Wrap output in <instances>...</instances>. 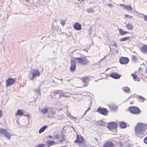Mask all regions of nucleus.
I'll use <instances>...</instances> for the list:
<instances>
[{"label": "nucleus", "mask_w": 147, "mask_h": 147, "mask_svg": "<svg viewBox=\"0 0 147 147\" xmlns=\"http://www.w3.org/2000/svg\"><path fill=\"white\" fill-rule=\"evenodd\" d=\"M135 134L142 138L147 133V125L141 123H138L135 127Z\"/></svg>", "instance_id": "nucleus-1"}, {"label": "nucleus", "mask_w": 147, "mask_h": 147, "mask_svg": "<svg viewBox=\"0 0 147 147\" xmlns=\"http://www.w3.org/2000/svg\"><path fill=\"white\" fill-rule=\"evenodd\" d=\"M51 98L58 99L61 97H67L69 96L65 95L60 90H54L51 93Z\"/></svg>", "instance_id": "nucleus-2"}, {"label": "nucleus", "mask_w": 147, "mask_h": 147, "mask_svg": "<svg viewBox=\"0 0 147 147\" xmlns=\"http://www.w3.org/2000/svg\"><path fill=\"white\" fill-rule=\"evenodd\" d=\"M74 142L76 143H78L79 146L80 147H85V144L86 143L85 139L83 137L77 134L76 139L74 141Z\"/></svg>", "instance_id": "nucleus-3"}, {"label": "nucleus", "mask_w": 147, "mask_h": 147, "mask_svg": "<svg viewBox=\"0 0 147 147\" xmlns=\"http://www.w3.org/2000/svg\"><path fill=\"white\" fill-rule=\"evenodd\" d=\"M30 74L29 78L32 80L35 76H39L40 75L39 72L37 70L35 69H31Z\"/></svg>", "instance_id": "nucleus-4"}, {"label": "nucleus", "mask_w": 147, "mask_h": 147, "mask_svg": "<svg viewBox=\"0 0 147 147\" xmlns=\"http://www.w3.org/2000/svg\"><path fill=\"white\" fill-rule=\"evenodd\" d=\"M74 59L77 61V62L82 65H86L89 61L86 57H82L80 58H74Z\"/></svg>", "instance_id": "nucleus-5"}, {"label": "nucleus", "mask_w": 147, "mask_h": 147, "mask_svg": "<svg viewBox=\"0 0 147 147\" xmlns=\"http://www.w3.org/2000/svg\"><path fill=\"white\" fill-rule=\"evenodd\" d=\"M128 110L130 112L135 114H138L140 113V109L137 107L135 106L130 107L128 108Z\"/></svg>", "instance_id": "nucleus-6"}, {"label": "nucleus", "mask_w": 147, "mask_h": 147, "mask_svg": "<svg viewBox=\"0 0 147 147\" xmlns=\"http://www.w3.org/2000/svg\"><path fill=\"white\" fill-rule=\"evenodd\" d=\"M90 80V78L88 76L82 78V82L84 84L80 87V88H83L84 86H87L88 84V82Z\"/></svg>", "instance_id": "nucleus-7"}, {"label": "nucleus", "mask_w": 147, "mask_h": 147, "mask_svg": "<svg viewBox=\"0 0 147 147\" xmlns=\"http://www.w3.org/2000/svg\"><path fill=\"white\" fill-rule=\"evenodd\" d=\"M47 113V117H48L52 118L53 117V115L55 114V112L53 107H49Z\"/></svg>", "instance_id": "nucleus-8"}, {"label": "nucleus", "mask_w": 147, "mask_h": 147, "mask_svg": "<svg viewBox=\"0 0 147 147\" xmlns=\"http://www.w3.org/2000/svg\"><path fill=\"white\" fill-rule=\"evenodd\" d=\"M53 138L54 140H57V139H59V140L58 141V142L59 143H61L62 142L65 140V136L63 135H62L60 139V138H59V136L58 134L56 135H54V136H53Z\"/></svg>", "instance_id": "nucleus-9"}, {"label": "nucleus", "mask_w": 147, "mask_h": 147, "mask_svg": "<svg viewBox=\"0 0 147 147\" xmlns=\"http://www.w3.org/2000/svg\"><path fill=\"white\" fill-rule=\"evenodd\" d=\"M15 79L11 78H8L6 81V86H8L14 84L15 82Z\"/></svg>", "instance_id": "nucleus-10"}, {"label": "nucleus", "mask_w": 147, "mask_h": 147, "mask_svg": "<svg viewBox=\"0 0 147 147\" xmlns=\"http://www.w3.org/2000/svg\"><path fill=\"white\" fill-rule=\"evenodd\" d=\"M117 125L116 123L111 122L108 123L107 127L110 130H112L117 128Z\"/></svg>", "instance_id": "nucleus-11"}, {"label": "nucleus", "mask_w": 147, "mask_h": 147, "mask_svg": "<svg viewBox=\"0 0 147 147\" xmlns=\"http://www.w3.org/2000/svg\"><path fill=\"white\" fill-rule=\"evenodd\" d=\"M71 65L70 67V70L71 72H74L76 69V63L75 61L72 59L71 60Z\"/></svg>", "instance_id": "nucleus-12"}, {"label": "nucleus", "mask_w": 147, "mask_h": 147, "mask_svg": "<svg viewBox=\"0 0 147 147\" xmlns=\"http://www.w3.org/2000/svg\"><path fill=\"white\" fill-rule=\"evenodd\" d=\"M0 133L1 134H4L8 138L10 139L11 136V134L8 132L6 130L3 129H0Z\"/></svg>", "instance_id": "nucleus-13"}, {"label": "nucleus", "mask_w": 147, "mask_h": 147, "mask_svg": "<svg viewBox=\"0 0 147 147\" xmlns=\"http://www.w3.org/2000/svg\"><path fill=\"white\" fill-rule=\"evenodd\" d=\"M119 61L121 64H127L129 61V59L127 57H121L119 58Z\"/></svg>", "instance_id": "nucleus-14"}, {"label": "nucleus", "mask_w": 147, "mask_h": 147, "mask_svg": "<svg viewBox=\"0 0 147 147\" xmlns=\"http://www.w3.org/2000/svg\"><path fill=\"white\" fill-rule=\"evenodd\" d=\"M97 111L99 113L104 115H107V113L108 112L106 109L102 108L101 107L98 108L97 110Z\"/></svg>", "instance_id": "nucleus-15"}, {"label": "nucleus", "mask_w": 147, "mask_h": 147, "mask_svg": "<svg viewBox=\"0 0 147 147\" xmlns=\"http://www.w3.org/2000/svg\"><path fill=\"white\" fill-rule=\"evenodd\" d=\"M114 144L111 142L108 141L105 142L103 145V147H114Z\"/></svg>", "instance_id": "nucleus-16"}, {"label": "nucleus", "mask_w": 147, "mask_h": 147, "mask_svg": "<svg viewBox=\"0 0 147 147\" xmlns=\"http://www.w3.org/2000/svg\"><path fill=\"white\" fill-rule=\"evenodd\" d=\"M49 107L47 106H45L40 109V112L41 113L45 115L49 111Z\"/></svg>", "instance_id": "nucleus-17"}, {"label": "nucleus", "mask_w": 147, "mask_h": 147, "mask_svg": "<svg viewBox=\"0 0 147 147\" xmlns=\"http://www.w3.org/2000/svg\"><path fill=\"white\" fill-rule=\"evenodd\" d=\"M140 51L143 53H147V45L144 44L140 48Z\"/></svg>", "instance_id": "nucleus-18"}, {"label": "nucleus", "mask_w": 147, "mask_h": 147, "mask_svg": "<svg viewBox=\"0 0 147 147\" xmlns=\"http://www.w3.org/2000/svg\"><path fill=\"white\" fill-rule=\"evenodd\" d=\"M110 76L112 78L116 79H119L121 77L120 75L114 72L111 73L110 75Z\"/></svg>", "instance_id": "nucleus-19"}, {"label": "nucleus", "mask_w": 147, "mask_h": 147, "mask_svg": "<svg viewBox=\"0 0 147 147\" xmlns=\"http://www.w3.org/2000/svg\"><path fill=\"white\" fill-rule=\"evenodd\" d=\"M74 28L77 30H80L81 28V25L78 22H76L74 25Z\"/></svg>", "instance_id": "nucleus-20"}, {"label": "nucleus", "mask_w": 147, "mask_h": 147, "mask_svg": "<svg viewBox=\"0 0 147 147\" xmlns=\"http://www.w3.org/2000/svg\"><path fill=\"white\" fill-rule=\"evenodd\" d=\"M109 108L111 111H115L117 108V106L114 104H111L109 105Z\"/></svg>", "instance_id": "nucleus-21"}, {"label": "nucleus", "mask_w": 147, "mask_h": 147, "mask_svg": "<svg viewBox=\"0 0 147 147\" xmlns=\"http://www.w3.org/2000/svg\"><path fill=\"white\" fill-rule=\"evenodd\" d=\"M118 30L119 31V34L121 35H125L126 34L130 33L129 32L127 31L123 30L122 29L119 28Z\"/></svg>", "instance_id": "nucleus-22"}, {"label": "nucleus", "mask_w": 147, "mask_h": 147, "mask_svg": "<svg viewBox=\"0 0 147 147\" xmlns=\"http://www.w3.org/2000/svg\"><path fill=\"white\" fill-rule=\"evenodd\" d=\"M47 142L48 144L47 146V147H49L53 145H54L56 144L57 143L55 142V141L52 140H48Z\"/></svg>", "instance_id": "nucleus-23"}, {"label": "nucleus", "mask_w": 147, "mask_h": 147, "mask_svg": "<svg viewBox=\"0 0 147 147\" xmlns=\"http://www.w3.org/2000/svg\"><path fill=\"white\" fill-rule=\"evenodd\" d=\"M24 113V111L23 110L18 109L15 116L17 117L18 115H22Z\"/></svg>", "instance_id": "nucleus-24"}, {"label": "nucleus", "mask_w": 147, "mask_h": 147, "mask_svg": "<svg viewBox=\"0 0 147 147\" xmlns=\"http://www.w3.org/2000/svg\"><path fill=\"white\" fill-rule=\"evenodd\" d=\"M131 76L133 77V79L135 81H140V78L137 76L136 73L131 74Z\"/></svg>", "instance_id": "nucleus-25"}, {"label": "nucleus", "mask_w": 147, "mask_h": 147, "mask_svg": "<svg viewBox=\"0 0 147 147\" xmlns=\"http://www.w3.org/2000/svg\"><path fill=\"white\" fill-rule=\"evenodd\" d=\"M126 27L127 29L128 30H131L134 28L133 25L132 24L129 23H128L126 26Z\"/></svg>", "instance_id": "nucleus-26"}, {"label": "nucleus", "mask_w": 147, "mask_h": 147, "mask_svg": "<svg viewBox=\"0 0 147 147\" xmlns=\"http://www.w3.org/2000/svg\"><path fill=\"white\" fill-rule=\"evenodd\" d=\"M130 38V37L129 36H126L121 38L120 39V41L121 42H124L129 40Z\"/></svg>", "instance_id": "nucleus-27"}, {"label": "nucleus", "mask_w": 147, "mask_h": 147, "mask_svg": "<svg viewBox=\"0 0 147 147\" xmlns=\"http://www.w3.org/2000/svg\"><path fill=\"white\" fill-rule=\"evenodd\" d=\"M119 126L121 128H124L126 127V124L125 122H121L119 123Z\"/></svg>", "instance_id": "nucleus-28"}, {"label": "nucleus", "mask_w": 147, "mask_h": 147, "mask_svg": "<svg viewBox=\"0 0 147 147\" xmlns=\"http://www.w3.org/2000/svg\"><path fill=\"white\" fill-rule=\"evenodd\" d=\"M47 128V126L45 125L43 126L39 130V132L40 133L44 131Z\"/></svg>", "instance_id": "nucleus-29"}, {"label": "nucleus", "mask_w": 147, "mask_h": 147, "mask_svg": "<svg viewBox=\"0 0 147 147\" xmlns=\"http://www.w3.org/2000/svg\"><path fill=\"white\" fill-rule=\"evenodd\" d=\"M125 9L128 11H131L132 10V8L130 5L123 6Z\"/></svg>", "instance_id": "nucleus-30"}, {"label": "nucleus", "mask_w": 147, "mask_h": 147, "mask_svg": "<svg viewBox=\"0 0 147 147\" xmlns=\"http://www.w3.org/2000/svg\"><path fill=\"white\" fill-rule=\"evenodd\" d=\"M86 11L88 13H93L94 12L92 8H90L87 9Z\"/></svg>", "instance_id": "nucleus-31"}, {"label": "nucleus", "mask_w": 147, "mask_h": 147, "mask_svg": "<svg viewBox=\"0 0 147 147\" xmlns=\"http://www.w3.org/2000/svg\"><path fill=\"white\" fill-rule=\"evenodd\" d=\"M66 20H62L61 19V21L60 22V23L63 26L65 24L66 22Z\"/></svg>", "instance_id": "nucleus-32"}, {"label": "nucleus", "mask_w": 147, "mask_h": 147, "mask_svg": "<svg viewBox=\"0 0 147 147\" xmlns=\"http://www.w3.org/2000/svg\"><path fill=\"white\" fill-rule=\"evenodd\" d=\"M138 100L141 102H143L144 100H145V99L140 96H138Z\"/></svg>", "instance_id": "nucleus-33"}, {"label": "nucleus", "mask_w": 147, "mask_h": 147, "mask_svg": "<svg viewBox=\"0 0 147 147\" xmlns=\"http://www.w3.org/2000/svg\"><path fill=\"white\" fill-rule=\"evenodd\" d=\"M123 90L126 92H128L129 91L130 88L127 87H125L123 88Z\"/></svg>", "instance_id": "nucleus-34"}, {"label": "nucleus", "mask_w": 147, "mask_h": 147, "mask_svg": "<svg viewBox=\"0 0 147 147\" xmlns=\"http://www.w3.org/2000/svg\"><path fill=\"white\" fill-rule=\"evenodd\" d=\"M131 59L132 61H136L137 58L136 56L135 55H132L131 57Z\"/></svg>", "instance_id": "nucleus-35"}, {"label": "nucleus", "mask_w": 147, "mask_h": 147, "mask_svg": "<svg viewBox=\"0 0 147 147\" xmlns=\"http://www.w3.org/2000/svg\"><path fill=\"white\" fill-rule=\"evenodd\" d=\"M125 18L127 19H131L132 18V16L128 15L126 14L125 15Z\"/></svg>", "instance_id": "nucleus-36"}, {"label": "nucleus", "mask_w": 147, "mask_h": 147, "mask_svg": "<svg viewBox=\"0 0 147 147\" xmlns=\"http://www.w3.org/2000/svg\"><path fill=\"white\" fill-rule=\"evenodd\" d=\"M144 142L147 144V136L144 139Z\"/></svg>", "instance_id": "nucleus-37"}, {"label": "nucleus", "mask_w": 147, "mask_h": 147, "mask_svg": "<svg viewBox=\"0 0 147 147\" xmlns=\"http://www.w3.org/2000/svg\"><path fill=\"white\" fill-rule=\"evenodd\" d=\"M118 145L119 146H122L123 145V144L121 142H119L118 143Z\"/></svg>", "instance_id": "nucleus-38"}, {"label": "nucleus", "mask_w": 147, "mask_h": 147, "mask_svg": "<svg viewBox=\"0 0 147 147\" xmlns=\"http://www.w3.org/2000/svg\"><path fill=\"white\" fill-rule=\"evenodd\" d=\"M107 5L110 7H113V5H112V4L111 3H109V4H107Z\"/></svg>", "instance_id": "nucleus-39"}, {"label": "nucleus", "mask_w": 147, "mask_h": 147, "mask_svg": "<svg viewBox=\"0 0 147 147\" xmlns=\"http://www.w3.org/2000/svg\"><path fill=\"white\" fill-rule=\"evenodd\" d=\"M3 115L2 111L0 110V117H2Z\"/></svg>", "instance_id": "nucleus-40"}, {"label": "nucleus", "mask_w": 147, "mask_h": 147, "mask_svg": "<svg viewBox=\"0 0 147 147\" xmlns=\"http://www.w3.org/2000/svg\"><path fill=\"white\" fill-rule=\"evenodd\" d=\"M144 20L146 21H147V16H144Z\"/></svg>", "instance_id": "nucleus-41"}, {"label": "nucleus", "mask_w": 147, "mask_h": 147, "mask_svg": "<svg viewBox=\"0 0 147 147\" xmlns=\"http://www.w3.org/2000/svg\"><path fill=\"white\" fill-rule=\"evenodd\" d=\"M90 109V107H88V109H87V110L86 111H85V114H86V112L88 111H89V110Z\"/></svg>", "instance_id": "nucleus-42"}, {"label": "nucleus", "mask_w": 147, "mask_h": 147, "mask_svg": "<svg viewBox=\"0 0 147 147\" xmlns=\"http://www.w3.org/2000/svg\"><path fill=\"white\" fill-rule=\"evenodd\" d=\"M53 136L52 137L51 136V135H49V138L50 139H51L52 138H53Z\"/></svg>", "instance_id": "nucleus-43"}, {"label": "nucleus", "mask_w": 147, "mask_h": 147, "mask_svg": "<svg viewBox=\"0 0 147 147\" xmlns=\"http://www.w3.org/2000/svg\"><path fill=\"white\" fill-rule=\"evenodd\" d=\"M78 1L81 2H83L84 1V0H78Z\"/></svg>", "instance_id": "nucleus-44"}, {"label": "nucleus", "mask_w": 147, "mask_h": 147, "mask_svg": "<svg viewBox=\"0 0 147 147\" xmlns=\"http://www.w3.org/2000/svg\"><path fill=\"white\" fill-rule=\"evenodd\" d=\"M62 109V108H61V109H58L59 111H61Z\"/></svg>", "instance_id": "nucleus-45"}, {"label": "nucleus", "mask_w": 147, "mask_h": 147, "mask_svg": "<svg viewBox=\"0 0 147 147\" xmlns=\"http://www.w3.org/2000/svg\"><path fill=\"white\" fill-rule=\"evenodd\" d=\"M26 1L27 2H29V0H26Z\"/></svg>", "instance_id": "nucleus-46"}, {"label": "nucleus", "mask_w": 147, "mask_h": 147, "mask_svg": "<svg viewBox=\"0 0 147 147\" xmlns=\"http://www.w3.org/2000/svg\"><path fill=\"white\" fill-rule=\"evenodd\" d=\"M132 104V103H131V102H130V104Z\"/></svg>", "instance_id": "nucleus-47"}, {"label": "nucleus", "mask_w": 147, "mask_h": 147, "mask_svg": "<svg viewBox=\"0 0 147 147\" xmlns=\"http://www.w3.org/2000/svg\"><path fill=\"white\" fill-rule=\"evenodd\" d=\"M133 103V102H131V103Z\"/></svg>", "instance_id": "nucleus-48"}]
</instances>
